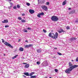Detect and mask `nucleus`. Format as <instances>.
<instances>
[{"instance_id": "24", "label": "nucleus", "mask_w": 78, "mask_h": 78, "mask_svg": "<svg viewBox=\"0 0 78 78\" xmlns=\"http://www.w3.org/2000/svg\"><path fill=\"white\" fill-rule=\"evenodd\" d=\"M37 16L38 17H39V18H41V15H40V13H38Z\"/></svg>"}, {"instance_id": "23", "label": "nucleus", "mask_w": 78, "mask_h": 78, "mask_svg": "<svg viewBox=\"0 0 78 78\" xmlns=\"http://www.w3.org/2000/svg\"><path fill=\"white\" fill-rule=\"evenodd\" d=\"M21 21L23 23H25V22H26V21L24 20H22Z\"/></svg>"}, {"instance_id": "28", "label": "nucleus", "mask_w": 78, "mask_h": 78, "mask_svg": "<svg viewBox=\"0 0 78 78\" xmlns=\"http://www.w3.org/2000/svg\"><path fill=\"white\" fill-rule=\"evenodd\" d=\"M17 8H20V5H17Z\"/></svg>"}, {"instance_id": "9", "label": "nucleus", "mask_w": 78, "mask_h": 78, "mask_svg": "<svg viewBox=\"0 0 78 78\" xmlns=\"http://www.w3.org/2000/svg\"><path fill=\"white\" fill-rule=\"evenodd\" d=\"M8 20L7 19L4 20V21H2V23H8Z\"/></svg>"}, {"instance_id": "43", "label": "nucleus", "mask_w": 78, "mask_h": 78, "mask_svg": "<svg viewBox=\"0 0 78 78\" xmlns=\"http://www.w3.org/2000/svg\"><path fill=\"white\" fill-rule=\"evenodd\" d=\"M72 9L71 8H68L69 10H70V9Z\"/></svg>"}, {"instance_id": "30", "label": "nucleus", "mask_w": 78, "mask_h": 78, "mask_svg": "<svg viewBox=\"0 0 78 78\" xmlns=\"http://www.w3.org/2000/svg\"><path fill=\"white\" fill-rule=\"evenodd\" d=\"M49 4H50V3L49 2H47L46 3V5H49Z\"/></svg>"}, {"instance_id": "37", "label": "nucleus", "mask_w": 78, "mask_h": 78, "mask_svg": "<svg viewBox=\"0 0 78 78\" xmlns=\"http://www.w3.org/2000/svg\"><path fill=\"white\" fill-rule=\"evenodd\" d=\"M76 61L77 62H78V57H77V58L76 59Z\"/></svg>"}, {"instance_id": "27", "label": "nucleus", "mask_w": 78, "mask_h": 78, "mask_svg": "<svg viewBox=\"0 0 78 78\" xmlns=\"http://www.w3.org/2000/svg\"><path fill=\"white\" fill-rule=\"evenodd\" d=\"M13 9H17V7H16V6H15L13 7Z\"/></svg>"}, {"instance_id": "33", "label": "nucleus", "mask_w": 78, "mask_h": 78, "mask_svg": "<svg viewBox=\"0 0 78 78\" xmlns=\"http://www.w3.org/2000/svg\"><path fill=\"white\" fill-rule=\"evenodd\" d=\"M55 72H58V69H55Z\"/></svg>"}, {"instance_id": "38", "label": "nucleus", "mask_w": 78, "mask_h": 78, "mask_svg": "<svg viewBox=\"0 0 78 78\" xmlns=\"http://www.w3.org/2000/svg\"><path fill=\"white\" fill-rule=\"evenodd\" d=\"M78 20H76L75 21V23H78Z\"/></svg>"}, {"instance_id": "47", "label": "nucleus", "mask_w": 78, "mask_h": 78, "mask_svg": "<svg viewBox=\"0 0 78 78\" xmlns=\"http://www.w3.org/2000/svg\"><path fill=\"white\" fill-rule=\"evenodd\" d=\"M18 42H20V39H19Z\"/></svg>"}, {"instance_id": "52", "label": "nucleus", "mask_w": 78, "mask_h": 78, "mask_svg": "<svg viewBox=\"0 0 78 78\" xmlns=\"http://www.w3.org/2000/svg\"><path fill=\"white\" fill-rule=\"evenodd\" d=\"M4 56H6V55L5 54H4Z\"/></svg>"}, {"instance_id": "29", "label": "nucleus", "mask_w": 78, "mask_h": 78, "mask_svg": "<svg viewBox=\"0 0 78 78\" xmlns=\"http://www.w3.org/2000/svg\"><path fill=\"white\" fill-rule=\"evenodd\" d=\"M43 32H44V33H47V30H45L44 29H43Z\"/></svg>"}, {"instance_id": "42", "label": "nucleus", "mask_w": 78, "mask_h": 78, "mask_svg": "<svg viewBox=\"0 0 78 78\" xmlns=\"http://www.w3.org/2000/svg\"><path fill=\"white\" fill-rule=\"evenodd\" d=\"M30 78H34L33 76H30Z\"/></svg>"}, {"instance_id": "54", "label": "nucleus", "mask_w": 78, "mask_h": 78, "mask_svg": "<svg viewBox=\"0 0 78 78\" xmlns=\"http://www.w3.org/2000/svg\"><path fill=\"white\" fill-rule=\"evenodd\" d=\"M25 17H24V19H25Z\"/></svg>"}, {"instance_id": "39", "label": "nucleus", "mask_w": 78, "mask_h": 78, "mask_svg": "<svg viewBox=\"0 0 78 78\" xmlns=\"http://www.w3.org/2000/svg\"><path fill=\"white\" fill-rule=\"evenodd\" d=\"M24 32H25V33H27L28 32V31H27V30H24Z\"/></svg>"}, {"instance_id": "17", "label": "nucleus", "mask_w": 78, "mask_h": 78, "mask_svg": "<svg viewBox=\"0 0 78 78\" xmlns=\"http://www.w3.org/2000/svg\"><path fill=\"white\" fill-rule=\"evenodd\" d=\"M74 40H76V38H75L73 37L70 39V41H74Z\"/></svg>"}, {"instance_id": "40", "label": "nucleus", "mask_w": 78, "mask_h": 78, "mask_svg": "<svg viewBox=\"0 0 78 78\" xmlns=\"http://www.w3.org/2000/svg\"><path fill=\"white\" fill-rule=\"evenodd\" d=\"M27 29H28V30H31V28H30V27H28Z\"/></svg>"}, {"instance_id": "22", "label": "nucleus", "mask_w": 78, "mask_h": 78, "mask_svg": "<svg viewBox=\"0 0 78 78\" xmlns=\"http://www.w3.org/2000/svg\"><path fill=\"white\" fill-rule=\"evenodd\" d=\"M17 56H18V55H16L14 57H12V58L13 59H14V58H17Z\"/></svg>"}, {"instance_id": "50", "label": "nucleus", "mask_w": 78, "mask_h": 78, "mask_svg": "<svg viewBox=\"0 0 78 78\" xmlns=\"http://www.w3.org/2000/svg\"><path fill=\"white\" fill-rule=\"evenodd\" d=\"M23 76L24 77H26V76H25V75H23Z\"/></svg>"}, {"instance_id": "41", "label": "nucleus", "mask_w": 78, "mask_h": 78, "mask_svg": "<svg viewBox=\"0 0 78 78\" xmlns=\"http://www.w3.org/2000/svg\"><path fill=\"white\" fill-rule=\"evenodd\" d=\"M25 13H23V14H22V16H25Z\"/></svg>"}, {"instance_id": "12", "label": "nucleus", "mask_w": 78, "mask_h": 78, "mask_svg": "<svg viewBox=\"0 0 78 78\" xmlns=\"http://www.w3.org/2000/svg\"><path fill=\"white\" fill-rule=\"evenodd\" d=\"M23 50H24V49H23V48L22 47L20 48L19 49V50H20V51H23Z\"/></svg>"}, {"instance_id": "2", "label": "nucleus", "mask_w": 78, "mask_h": 78, "mask_svg": "<svg viewBox=\"0 0 78 78\" xmlns=\"http://www.w3.org/2000/svg\"><path fill=\"white\" fill-rule=\"evenodd\" d=\"M51 20H52V21H54V22H56V21H58V20H59V18L57 17L56 16H53L51 17Z\"/></svg>"}, {"instance_id": "1", "label": "nucleus", "mask_w": 78, "mask_h": 78, "mask_svg": "<svg viewBox=\"0 0 78 78\" xmlns=\"http://www.w3.org/2000/svg\"><path fill=\"white\" fill-rule=\"evenodd\" d=\"M78 67V66L77 65H73L69 67V68L65 70V72L66 73L69 74L70 73V72L73 70V69H75V68H76V67Z\"/></svg>"}, {"instance_id": "8", "label": "nucleus", "mask_w": 78, "mask_h": 78, "mask_svg": "<svg viewBox=\"0 0 78 78\" xmlns=\"http://www.w3.org/2000/svg\"><path fill=\"white\" fill-rule=\"evenodd\" d=\"M60 30L61 31H59V30H58V33H65V31H64V30H63V29H60Z\"/></svg>"}, {"instance_id": "25", "label": "nucleus", "mask_w": 78, "mask_h": 78, "mask_svg": "<svg viewBox=\"0 0 78 78\" xmlns=\"http://www.w3.org/2000/svg\"><path fill=\"white\" fill-rule=\"evenodd\" d=\"M57 54L58 55H60V56L62 55V54L60 52H58Z\"/></svg>"}, {"instance_id": "16", "label": "nucleus", "mask_w": 78, "mask_h": 78, "mask_svg": "<svg viewBox=\"0 0 78 78\" xmlns=\"http://www.w3.org/2000/svg\"><path fill=\"white\" fill-rule=\"evenodd\" d=\"M69 67H72V66H73V65H72V63H71L70 62H69Z\"/></svg>"}, {"instance_id": "55", "label": "nucleus", "mask_w": 78, "mask_h": 78, "mask_svg": "<svg viewBox=\"0 0 78 78\" xmlns=\"http://www.w3.org/2000/svg\"><path fill=\"white\" fill-rule=\"evenodd\" d=\"M25 30V29H24V30Z\"/></svg>"}, {"instance_id": "5", "label": "nucleus", "mask_w": 78, "mask_h": 78, "mask_svg": "<svg viewBox=\"0 0 78 78\" xmlns=\"http://www.w3.org/2000/svg\"><path fill=\"white\" fill-rule=\"evenodd\" d=\"M42 8L44 11H47V10H48V7H47L46 5L43 6L42 7Z\"/></svg>"}, {"instance_id": "19", "label": "nucleus", "mask_w": 78, "mask_h": 78, "mask_svg": "<svg viewBox=\"0 0 78 78\" xmlns=\"http://www.w3.org/2000/svg\"><path fill=\"white\" fill-rule=\"evenodd\" d=\"M34 74V72H32L31 73H30L29 74V76H32V75H33V74Z\"/></svg>"}, {"instance_id": "44", "label": "nucleus", "mask_w": 78, "mask_h": 78, "mask_svg": "<svg viewBox=\"0 0 78 78\" xmlns=\"http://www.w3.org/2000/svg\"><path fill=\"white\" fill-rule=\"evenodd\" d=\"M33 77H34V78H36V76H33Z\"/></svg>"}, {"instance_id": "53", "label": "nucleus", "mask_w": 78, "mask_h": 78, "mask_svg": "<svg viewBox=\"0 0 78 78\" xmlns=\"http://www.w3.org/2000/svg\"><path fill=\"white\" fill-rule=\"evenodd\" d=\"M45 78H48L47 77H45Z\"/></svg>"}, {"instance_id": "3", "label": "nucleus", "mask_w": 78, "mask_h": 78, "mask_svg": "<svg viewBox=\"0 0 78 78\" xmlns=\"http://www.w3.org/2000/svg\"><path fill=\"white\" fill-rule=\"evenodd\" d=\"M52 34L53 35V37L54 39H55V40H56V39L58 38V32H56L55 34H54L53 33Z\"/></svg>"}, {"instance_id": "14", "label": "nucleus", "mask_w": 78, "mask_h": 78, "mask_svg": "<svg viewBox=\"0 0 78 78\" xmlns=\"http://www.w3.org/2000/svg\"><path fill=\"white\" fill-rule=\"evenodd\" d=\"M38 1H40L41 3H44L45 1L44 0H38Z\"/></svg>"}, {"instance_id": "13", "label": "nucleus", "mask_w": 78, "mask_h": 78, "mask_svg": "<svg viewBox=\"0 0 78 78\" xmlns=\"http://www.w3.org/2000/svg\"><path fill=\"white\" fill-rule=\"evenodd\" d=\"M29 66H30V65H29V64H28L25 65L24 67L25 68H28Z\"/></svg>"}, {"instance_id": "18", "label": "nucleus", "mask_w": 78, "mask_h": 78, "mask_svg": "<svg viewBox=\"0 0 78 78\" xmlns=\"http://www.w3.org/2000/svg\"><path fill=\"white\" fill-rule=\"evenodd\" d=\"M66 4V0L65 1H64L62 3V5H65Z\"/></svg>"}, {"instance_id": "15", "label": "nucleus", "mask_w": 78, "mask_h": 78, "mask_svg": "<svg viewBox=\"0 0 78 78\" xmlns=\"http://www.w3.org/2000/svg\"><path fill=\"white\" fill-rule=\"evenodd\" d=\"M24 75H26V76H30L29 73H24Z\"/></svg>"}, {"instance_id": "51", "label": "nucleus", "mask_w": 78, "mask_h": 78, "mask_svg": "<svg viewBox=\"0 0 78 78\" xmlns=\"http://www.w3.org/2000/svg\"><path fill=\"white\" fill-rule=\"evenodd\" d=\"M71 61H72V62H73V60H71Z\"/></svg>"}, {"instance_id": "46", "label": "nucleus", "mask_w": 78, "mask_h": 78, "mask_svg": "<svg viewBox=\"0 0 78 78\" xmlns=\"http://www.w3.org/2000/svg\"><path fill=\"white\" fill-rule=\"evenodd\" d=\"M23 64H27V63H23Z\"/></svg>"}, {"instance_id": "32", "label": "nucleus", "mask_w": 78, "mask_h": 78, "mask_svg": "<svg viewBox=\"0 0 78 78\" xmlns=\"http://www.w3.org/2000/svg\"><path fill=\"white\" fill-rule=\"evenodd\" d=\"M2 43H4V42H5V40H4V39H2Z\"/></svg>"}, {"instance_id": "26", "label": "nucleus", "mask_w": 78, "mask_h": 78, "mask_svg": "<svg viewBox=\"0 0 78 78\" xmlns=\"http://www.w3.org/2000/svg\"><path fill=\"white\" fill-rule=\"evenodd\" d=\"M26 5H27V6H30V4L28 2H27L26 3Z\"/></svg>"}, {"instance_id": "6", "label": "nucleus", "mask_w": 78, "mask_h": 78, "mask_svg": "<svg viewBox=\"0 0 78 78\" xmlns=\"http://www.w3.org/2000/svg\"><path fill=\"white\" fill-rule=\"evenodd\" d=\"M29 12L30 14H33V13H34V10L30 9L29 10Z\"/></svg>"}, {"instance_id": "21", "label": "nucleus", "mask_w": 78, "mask_h": 78, "mask_svg": "<svg viewBox=\"0 0 78 78\" xmlns=\"http://www.w3.org/2000/svg\"><path fill=\"white\" fill-rule=\"evenodd\" d=\"M40 15V16H44V13L42 12L39 13Z\"/></svg>"}, {"instance_id": "7", "label": "nucleus", "mask_w": 78, "mask_h": 78, "mask_svg": "<svg viewBox=\"0 0 78 78\" xmlns=\"http://www.w3.org/2000/svg\"><path fill=\"white\" fill-rule=\"evenodd\" d=\"M32 46V44H30L29 45L27 44L24 47L25 48H29V47H31Z\"/></svg>"}, {"instance_id": "34", "label": "nucleus", "mask_w": 78, "mask_h": 78, "mask_svg": "<svg viewBox=\"0 0 78 78\" xmlns=\"http://www.w3.org/2000/svg\"><path fill=\"white\" fill-rule=\"evenodd\" d=\"M66 28L67 30H69L70 29V27L69 26L66 27Z\"/></svg>"}, {"instance_id": "45", "label": "nucleus", "mask_w": 78, "mask_h": 78, "mask_svg": "<svg viewBox=\"0 0 78 78\" xmlns=\"http://www.w3.org/2000/svg\"><path fill=\"white\" fill-rule=\"evenodd\" d=\"M8 0L9 2H11L12 0Z\"/></svg>"}, {"instance_id": "49", "label": "nucleus", "mask_w": 78, "mask_h": 78, "mask_svg": "<svg viewBox=\"0 0 78 78\" xmlns=\"http://www.w3.org/2000/svg\"><path fill=\"white\" fill-rule=\"evenodd\" d=\"M54 49H55V50H56V49H57V48H55Z\"/></svg>"}, {"instance_id": "48", "label": "nucleus", "mask_w": 78, "mask_h": 78, "mask_svg": "<svg viewBox=\"0 0 78 78\" xmlns=\"http://www.w3.org/2000/svg\"><path fill=\"white\" fill-rule=\"evenodd\" d=\"M25 41L26 42H28V41H27V40H26Z\"/></svg>"}, {"instance_id": "10", "label": "nucleus", "mask_w": 78, "mask_h": 78, "mask_svg": "<svg viewBox=\"0 0 78 78\" xmlns=\"http://www.w3.org/2000/svg\"><path fill=\"white\" fill-rule=\"evenodd\" d=\"M49 37H50L51 38H53V36L51 35V32L50 33L48 34Z\"/></svg>"}, {"instance_id": "20", "label": "nucleus", "mask_w": 78, "mask_h": 78, "mask_svg": "<svg viewBox=\"0 0 78 78\" xmlns=\"http://www.w3.org/2000/svg\"><path fill=\"white\" fill-rule=\"evenodd\" d=\"M37 51L38 53H41V49H37Z\"/></svg>"}, {"instance_id": "4", "label": "nucleus", "mask_w": 78, "mask_h": 78, "mask_svg": "<svg viewBox=\"0 0 78 78\" xmlns=\"http://www.w3.org/2000/svg\"><path fill=\"white\" fill-rule=\"evenodd\" d=\"M7 46H8L10 48H13V47L10 44H9L6 41H5V43H4Z\"/></svg>"}, {"instance_id": "36", "label": "nucleus", "mask_w": 78, "mask_h": 78, "mask_svg": "<svg viewBox=\"0 0 78 78\" xmlns=\"http://www.w3.org/2000/svg\"><path fill=\"white\" fill-rule=\"evenodd\" d=\"M5 28H7L8 27H9V25H5Z\"/></svg>"}, {"instance_id": "31", "label": "nucleus", "mask_w": 78, "mask_h": 78, "mask_svg": "<svg viewBox=\"0 0 78 78\" xmlns=\"http://www.w3.org/2000/svg\"><path fill=\"white\" fill-rule=\"evenodd\" d=\"M18 19H19V20H22V18L20 17H18Z\"/></svg>"}, {"instance_id": "35", "label": "nucleus", "mask_w": 78, "mask_h": 78, "mask_svg": "<svg viewBox=\"0 0 78 78\" xmlns=\"http://www.w3.org/2000/svg\"><path fill=\"white\" fill-rule=\"evenodd\" d=\"M37 64H40V62H37Z\"/></svg>"}, {"instance_id": "11", "label": "nucleus", "mask_w": 78, "mask_h": 78, "mask_svg": "<svg viewBox=\"0 0 78 78\" xmlns=\"http://www.w3.org/2000/svg\"><path fill=\"white\" fill-rule=\"evenodd\" d=\"M10 7H8L9 9H11V8H12V6H13V4L12 3L10 2Z\"/></svg>"}]
</instances>
